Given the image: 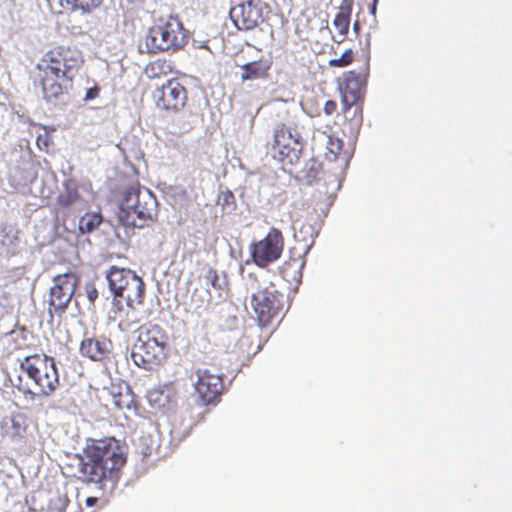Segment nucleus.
<instances>
[{
  "instance_id": "obj_24",
  "label": "nucleus",
  "mask_w": 512,
  "mask_h": 512,
  "mask_svg": "<svg viewBox=\"0 0 512 512\" xmlns=\"http://www.w3.org/2000/svg\"><path fill=\"white\" fill-rule=\"evenodd\" d=\"M174 70L173 61L165 58H158L150 61L144 68V73L150 79L161 78L171 74Z\"/></svg>"
},
{
  "instance_id": "obj_15",
  "label": "nucleus",
  "mask_w": 512,
  "mask_h": 512,
  "mask_svg": "<svg viewBox=\"0 0 512 512\" xmlns=\"http://www.w3.org/2000/svg\"><path fill=\"white\" fill-rule=\"evenodd\" d=\"M66 492L36 491L30 498V510L34 512H65L69 505Z\"/></svg>"
},
{
  "instance_id": "obj_22",
  "label": "nucleus",
  "mask_w": 512,
  "mask_h": 512,
  "mask_svg": "<svg viewBox=\"0 0 512 512\" xmlns=\"http://www.w3.org/2000/svg\"><path fill=\"white\" fill-rule=\"evenodd\" d=\"M353 4L354 0H341L339 10L335 15L333 25L340 36L339 41H343L349 31Z\"/></svg>"
},
{
  "instance_id": "obj_4",
  "label": "nucleus",
  "mask_w": 512,
  "mask_h": 512,
  "mask_svg": "<svg viewBox=\"0 0 512 512\" xmlns=\"http://www.w3.org/2000/svg\"><path fill=\"white\" fill-rule=\"evenodd\" d=\"M136 333L131 358L138 367L151 369L165 358L169 336L163 327L152 322L140 325Z\"/></svg>"
},
{
  "instance_id": "obj_10",
  "label": "nucleus",
  "mask_w": 512,
  "mask_h": 512,
  "mask_svg": "<svg viewBox=\"0 0 512 512\" xmlns=\"http://www.w3.org/2000/svg\"><path fill=\"white\" fill-rule=\"evenodd\" d=\"M155 106L167 113L181 111L188 100L186 87L176 78L167 80L152 92Z\"/></svg>"
},
{
  "instance_id": "obj_7",
  "label": "nucleus",
  "mask_w": 512,
  "mask_h": 512,
  "mask_svg": "<svg viewBox=\"0 0 512 512\" xmlns=\"http://www.w3.org/2000/svg\"><path fill=\"white\" fill-rule=\"evenodd\" d=\"M270 155L281 168L292 174L299 165L303 145L298 134H293L289 126L278 123L273 130V139L270 143Z\"/></svg>"
},
{
  "instance_id": "obj_5",
  "label": "nucleus",
  "mask_w": 512,
  "mask_h": 512,
  "mask_svg": "<svg viewBox=\"0 0 512 512\" xmlns=\"http://www.w3.org/2000/svg\"><path fill=\"white\" fill-rule=\"evenodd\" d=\"M188 42V30L178 17L171 15L157 19L144 38L146 52L149 54L176 53Z\"/></svg>"
},
{
  "instance_id": "obj_35",
  "label": "nucleus",
  "mask_w": 512,
  "mask_h": 512,
  "mask_svg": "<svg viewBox=\"0 0 512 512\" xmlns=\"http://www.w3.org/2000/svg\"><path fill=\"white\" fill-rule=\"evenodd\" d=\"M139 321H140L139 319H134L131 322L122 320L120 323V326H123L124 328L129 329L133 323H138Z\"/></svg>"
},
{
  "instance_id": "obj_39",
  "label": "nucleus",
  "mask_w": 512,
  "mask_h": 512,
  "mask_svg": "<svg viewBox=\"0 0 512 512\" xmlns=\"http://www.w3.org/2000/svg\"><path fill=\"white\" fill-rule=\"evenodd\" d=\"M28 393H29V394H31V395H33V396L35 395V394H34L32 391H30V390L28 391Z\"/></svg>"
},
{
  "instance_id": "obj_9",
  "label": "nucleus",
  "mask_w": 512,
  "mask_h": 512,
  "mask_svg": "<svg viewBox=\"0 0 512 512\" xmlns=\"http://www.w3.org/2000/svg\"><path fill=\"white\" fill-rule=\"evenodd\" d=\"M271 12L262 0H245L230 9L229 17L238 30L250 31L263 24Z\"/></svg>"
},
{
  "instance_id": "obj_2",
  "label": "nucleus",
  "mask_w": 512,
  "mask_h": 512,
  "mask_svg": "<svg viewBox=\"0 0 512 512\" xmlns=\"http://www.w3.org/2000/svg\"><path fill=\"white\" fill-rule=\"evenodd\" d=\"M82 64L81 52L70 45H58L47 51L36 65L34 79L43 100L53 105L64 103Z\"/></svg>"
},
{
  "instance_id": "obj_11",
  "label": "nucleus",
  "mask_w": 512,
  "mask_h": 512,
  "mask_svg": "<svg viewBox=\"0 0 512 512\" xmlns=\"http://www.w3.org/2000/svg\"><path fill=\"white\" fill-rule=\"evenodd\" d=\"M284 236L282 232L272 227L267 235L250 245V256L258 267L264 268L277 261L283 252Z\"/></svg>"
},
{
  "instance_id": "obj_20",
  "label": "nucleus",
  "mask_w": 512,
  "mask_h": 512,
  "mask_svg": "<svg viewBox=\"0 0 512 512\" xmlns=\"http://www.w3.org/2000/svg\"><path fill=\"white\" fill-rule=\"evenodd\" d=\"M270 68L271 61L263 57L248 62L241 66V81L245 82L266 78L269 75Z\"/></svg>"
},
{
  "instance_id": "obj_34",
  "label": "nucleus",
  "mask_w": 512,
  "mask_h": 512,
  "mask_svg": "<svg viewBox=\"0 0 512 512\" xmlns=\"http://www.w3.org/2000/svg\"><path fill=\"white\" fill-rule=\"evenodd\" d=\"M99 499L97 497H87L85 500V505L87 507H94L98 503Z\"/></svg>"
},
{
  "instance_id": "obj_3",
  "label": "nucleus",
  "mask_w": 512,
  "mask_h": 512,
  "mask_svg": "<svg viewBox=\"0 0 512 512\" xmlns=\"http://www.w3.org/2000/svg\"><path fill=\"white\" fill-rule=\"evenodd\" d=\"M251 293V308L262 327L270 325L284 310V294L266 276L249 273L245 283Z\"/></svg>"
},
{
  "instance_id": "obj_30",
  "label": "nucleus",
  "mask_w": 512,
  "mask_h": 512,
  "mask_svg": "<svg viewBox=\"0 0 512 512\" xmlns=\"http://www.w3.org/2000/svg\"><path fill=\"white\" fill-rule=\"evenodd\" d=\"M337 109V104L333 100H327L324 104V112L326 115H332Z\"/></svg>"
},
{
  "instance_id": "obj_36",
  "label": "nucleus",
  "mask_w": 512,
  "mask_h": 512,
  "mask_svg": "<svg viewBox=\"0 0 512 512\" xmlns=\"http://www.w3.org/2000/svg\"><path fill=\"white\" fill-rule=\"evenodd\" d=\"M234 199V196L231 192H227L224 194V201L228 203L230 200L232 201Z\"/></svg>"
},
{
  "instance_id": "obj_21",
  "label": "nucleus",
  "mask_w": 512,
  "mask_h": 512,
  "mask_svg": "<svg viewBox=\"0 0 512 512\" xmlns=\"http://www.w3.org/2000/svg\"><path fill=\"white\" fill-rule=\"evenodd\" d=\"M145 295V284L141 277L135 274L128 285L123 289V294H119L117 297H122L126 300L127 305L130 308H134L135 305L143 303Z\"/></svg>"
},
{
  "instance_id": "obj_18",
  "label": "nucleus",
  "mask_w": 512,
  "mask_h": 512,
  "mask_svg": "<svg viewBox=\"0 0 512 512\" xmlns=\"http://www.w3.org/2000/svg\"><path fill=\"white\" fill-rule=\"evenodd\" d=\"M136 273L127 268H120L117 266H111L106 273V279L108 281L109 289L117 297L119 294H123V289L129 284L132 277Z\"/></svg>"
},
{
  "instance_id": "obj_19",
  "label": "nucleus",
  "mask_w": 512,
  "mask_h": 512,
  "mask_svg": "<svg viewBox=\"0 0 512 512\" xmlns=\"http://www.w3.org/2000/svg\"><path fill=\"white\" fill-rule=\"evenodd\" d=\"M26 429L25 418L21 414H12L1 421L3 436L13 441L24 438Z\"/></svg>"
},
{
  "instance_id": "obj_37",
  "label": "nucleus",
  "mask_w": 512,
  "mask_h": 512,
  "mask_svg": "<svg viewBox=\"0 0 512 512\" xmlns=\"http://www.w3.org/2000/svg\"><path fill=\"white\" fill-rule=\"evenodd\" d=\"M360 28V24L358 21H356L354 24H353V29L357 32L358 29Z\"/></svg>"
},
{
  "instance_id": "obj_38",
  "label": "nucleus",
  "mask_w": 512,
  "mask_h": 512,
  "mask_svg": "<svg viewBox=\"0 0 512 512\" xmlns=\"http://www.w3.org/2000/svg\"><path fill=\"white\" fill-rule=\"evenodd\" d=\"M192 129V126L190 124H188L187 128L185 129V131H190Z\"/></svg>"
},
{
  "instance_id": "obj_13",
  "label": "nucleus",
  "mask_w": 512,
  "mask_h": 512,
  "mask_svg": "<svg viewBox=\"0 0 512 512\" xmlns=\"http://www.w3.org/2000/svg\"><path fill=\"white\" fill-rule=\"evenodd\" d=\"M364 85V80L355 71L344 73L339 84L344 112L354 108L353 113L357 116L358 123L362 122V108L358 102L363 97Z\"/></svg>"
},
{
  "instance_id": "obj_8",
  "label": "nucleus",
  "mask_w": 512,
  "mask_h": 512,
  "mask_svg": "<svg viewBox=\"0 0 512 512\" xmlns=\"http://www.w3.org/2000/svg\"><path fill=\"white\" fill-rule=\"evenodd\" d=\"M123 209H127L128 216L130 213L135 215L128 225L137 228L150 226L157 220L158 204L156 197L149 189H141L140 187L128 188L123 196Z\"/></svg>"
},
{
  "instance_id": "obj_23",
  "label": "nucleus",
  "mask_w": 512,
  "mask_h": 512,
  "mask_svg": "<svg viewBox=\"0 0 512 512\" xmlns=\"http://www.w3.org/2000/svg\"><path fill=\"white\" fill-rule=\"evenodd\" d=\"M80 199L81 195L77 182L73 179L65 180L63 182V190L57 196V204L63 208H67L79 202Z\"/></svg>"
},
{
  "instance_id": "obj_14",
  "label": "nucleus",
  "mask_w": 512,
  "mask_h": 512,
  "mask_svg": "<svg viewBox=\"0 0 512 512\" xmlns=\"http://www.w3.org/2000/svg\"><path fill=\"white\" fill-rule=\"evenodd\" d=\"M195 390L205 404L216 402L224 389L222 375L212 373L209 369H197Z\"/></svg>"
},
{
  "instance_id": "obj_27",
  "label": "nucleus",
  "mask_w": 512,
  "mask_h": 512,
  "mask_svg": "<svg viewBox=\"0 0 512 512\" xmlns=\"http://www.w3.org/2000/svg\"><path fill=\"white\" fill-rule=\"evenodd\" d=\"M322 171V163L318 160L311 158L306 163L302 170V177L311 184L314 182Z\"/></svg>"
},
{
  "instance_id": "obj_29",
  "label": "nucleus",
  "mask_w": 512,
  "mask_h": 512,
  "mask_svg": "<svg viewBox=\"0 0 512 512\" xmlns=\"http://www.w3.org/2000/svg\"><path fill=\"white\" fill-rule=\"evenodd\" d=\"M327 149L335 158H337L342 150V141L338 138L329 136L327 140Z\"/></svg>"
},
{
  "instance_id": "obj_32",
  "label": "nucleus",
  "mask_w": 512,
  "mask_h": 512,
  "mask_svg": "<svg viewBox=\"0 0 512 512\" xmlns=\"http://www.w3.org/2000/svg\"><path fill=\"white\" fill-rule=\"evenodd\" d=\"M99 92H100V89H99V87H97V86L92 87V88H89V89L86 91V94H85V100H92V99H95L96 97H98Z\"/></svg>"
},
{
  "instance_id": "obj_33",
  "label": "nucleus",
  "mask_w": 512,
  "mask_h": 512,
  "mask_svg": "<svg viewBox=\"0 0 512 512\" xmlns=\"http://www.w3.org/2000/svg\"><path fill=\"white\" fill-rule=\"evenodd\" d=\"M207 278L210 279L211 284L213 286H215L216 282L218 281V274H217L216 270L210 269L208 272Z\"/></svg>"
},
{
  "instance_id": "obj_6",
  "label": "nucleus",
  "mask_w": 512,
  "mask_h": 512,
  "mask_svg": "<svg viewBox=\"0 0 512 512\" xmlns=\"http://www.w3.org/2000/svg\"><path fill=\"white\" fill-rule=\"evenodd\" d=\"M20 370L34 382L42 397L51 396L60 385L54 358L46 354L36 353L26 356L20 362Z\"/></svg>"
},
{
  "instance_id": "obj_25",
  "label": "nucleus",
  "mask_w": 512,
  "mask_h": 512,
  "mask_svg": "<svg viewBox=\"0 0 512 512\" xmlns=\"http://www.w3.org/2000/svg\"><path fill=\"white\" fill-rule=\"evenodd\" d=\"M303 266L304 262L301 259L290 258L282 264L280 272L288 282H299L302 277L301 270Z\"/></svg>"
},
{
  "instance_id": "obj_16",
  "label": "nucleus",
  "mask_w": 512,
  "mask_h": 512,
  "mask_svg": "<svg viewBox=\"0 0 512 512\" xmlns=\"http://www.w3.org/2000/svg\"><path fill=\"white\" fill-rule=\"evenodd\" d=\"M109 395L113 406L117 410L125 412L126 417L139 414V402L128 384H112L109 389Z\"/></svg>"
},
{
  "instance_id": "obj_28",
  "label": "nucleus",
  "mask_w": 512,
  "mask_h": 512,
  "mask_svg": "<svg viewBox=\"0 0 512 512\" xmlns=\"http://www.w3.org/2000/svg\"><path fill=\"white\" fill-rule=\"evenodd\" d=\"M354 60V53L352 49H347L342 53L339 58H334L329 60V65L331 67H346L350 65Z\"/></svg>"
},
{
  "instance_id": "obj_17",
  "label": "nucleus",
  "mask_w": 512,
  "mask_h": 512,
  "mask_svg": "<svg viewBox=\"0 0 512 512\" xmlns=\"http://www.w3.org/2000/svg\"><path fill=\"white\" fill-rule=\"evenodd\" d=\"M111 342L94 337L84 338L80 344V353L93 361H104L109 357Z\"/></svg>"
},
{
  "instance_id": "obj_1",
  "label": "nucleus",
  "mask_w": 512,
  "mask_h": 512,
  "mask_svg": "<svg viewBox=\"0 0 512 512\" xmlns=\"http://www.w3.org/2000/svg\"><path fill=\"white\" fill-rule=\"evenodd\" d=\"M126 462L120 441L105 437L88 440L81 453L68 456L62 469L66 477L84 484L116 483Z\"/></svg>"
},
{
  "instance_id": "obj_12",
  "label": "nucleus",
  "mask_w": 512,
  "mask_h": 512,
  "mask_svg": "<svg viewBox=\"0 0 512 512\" xmlns=\"http://www.w3.org/2000/svg\"><path fill=\"white\" fill-rule=\"evenodd\" d=\"M50 288L49 312L61 315L67 309L74 295L78 279L74 273L60 274L54 277Z\"/></svg>"
},
{
  "instance_id": "obj_31",
  "label": "nucleus",
  "mask_w": 512,
  "mask_h": 512,
  "mask_svg": "<svg viewBox=\"0 0 512 512\" xmlns=\"http://www.w3.org/2000/svg\"><path fill=\"white\" fill-rule=\"evenodd\" d=\"M86 293L91 303H94V301L98 298V290L95 286H88L86 288Z\"/></svg>"
},
{
  "instance_id": "obj_26",
  "label": "nucleus",
  "mask_w": 512,
  "mask_h": 512,
  "mask_svg": "<svg viewBox=\"0 0 512 512\" xmlns=\"http://www.w3.org/2000/svg\"><path fill=\"white\" fill-rule=\"evenodd\" d=\"M102 222V215L96 212H87L79 219V230L82 233L94 231Z\"/></svg>"
}]
</instances>
